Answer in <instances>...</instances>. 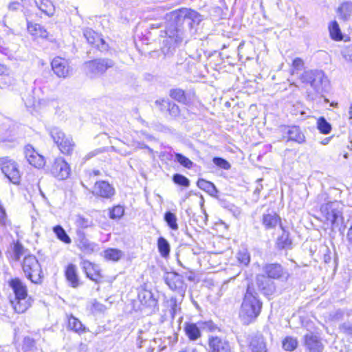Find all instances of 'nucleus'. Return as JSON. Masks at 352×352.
<instances>
[{
    "label": "nucleus",
    "instance_id": "obj_1",
    "mask_svg": "<svg viewBox=\"0 0 352 352\" xmlns=\"http://www.w3.org/2000/svg\"><path fill=\"white\" fill-rule=\"evenodd\" d=\"M263 302L258 298V294L250 286L247 287L241 306L239 317L245 324L254 322L260 315Z\"/></svg>",
    "mask_w": 352,
    "mask_h": 352
},
{
    "label": "nucleus",
    "instance_id": "obj_2",
    "mask_svg": "<svg viewBox=\"0 0 352 352\" xmlns=\"http://www.w3.org/2000/svg\"><path fill=\"white\" fill-rule=\"evenodd\" d=\"M9 285L15 295L10 302L14 311L19 314L24 313L31 306V299L28 296V289L25 283L19 278L9 281Z\"/></svg>",
    "mask_w": 352,
    "mask_h": 352
},
{
    "label": "nucleus",
    "instance_id": "obj_3",
    "mask_svg": "<svg viewBox=\"0 0 352 352\" xmlns=\"http://www.w3.org/2000/svg\"><path fill=\"white\" fill-rule=\"evenodd\" d=\"M22 269L27 278L32 283L41 285L43 283L44 274L41 265L34 255L28 254L23 258Z\"/></svg>",
    "mask_w": 352,
    "mask_h": 352
},
{
    "label": "nucleus",
    "instance_id": "obj_4",
    "mask_svg": "<svg viewBox=\"0 0 352 352\" xmlns=\"http://www.w3.org/2000/svg\"><path fill=\"white\" fill-rule=\"evenodd\" d=\"M320 212L325 220L331 223V229L338 228L342 222V212L340 208V204L337 201L328 202L320 206Z\"/></svg>",
    "mask_w": 352,
    "mask_h": 352
},
{
    "label": "nucleus",
    "instance_id": "obj_5",
    "mask_svg": "<svg viewBox=\"0 0 352 352\" xmlns=\"http://www.w3.org/2000/svg\"><path fill=\"white\" fill-rule=\"evenodd\" d=\"M0 168L4 175L13 184L18 185L21 182V172L18 164L9 157L0 158Z\"/></svg>",
    "mask_w": 352,
    "mask_h": 352
},
{
    "label": "nucleus",
    "instance_id": "obj_6",
    "mask_svg": "<svg viewBox=\"0 0 352 352\" xmlns=\"http://www.w3.org/2000/svg\"><path fill=\"white\" fill-rule=\"evenodd\" d=\"M113 65L114 62L109 58H96L84 63L86 74L91 78L103 74Z\"/></svg>",
    "mask_w": 352,
    "mask_h": 352
},
{
    "label": "nucleus",
    "instance_id": "obj_7",
    "mask_svg": "<svg viewBox=\"0 0 352 352\" xmlns=\"http://www.w3.org/2000/svg\"><path fill=\"white\" fill-rule=\"evenodd\" d=\"M173 14L179 19H183L184 23L190 29L198 25L203 19L202 16L197 12L188 8L179 10L177 12H173Z\"/></svg>",
    "mask_w": 352,
    "mask_h": 352
},
{
    "label": "nucleus",
    "instance_id": "obj_8",
    "mask_svg": "<svg viewBox=\"0 0 352 352\" xmlns=\"http://www.w3.org/2000/svg\"><path fill=\"white\" fill-rule=\"evenodd\" d=\"M165 282L170 289L175 291L181 296H184L187 285L181 275L175 272L168 273L165 277Z\"/></svg>",
    "mask_w": 352,
    "mask_h": 352
},
{
    "label": "nucleus",
    "instance_id": "obj_9",
    "mask_svg": "<svg viewBox=\"0 0 352 352\" xmlns=\"http://www.w3.org/2000/svg\"><path fill=\"white\" fill-rule=\"evenodd\" d=\"M263 271L264 275L270 279L287 280L289 276L288 272L278 263L265 264L263 267Z\"/></svg>",
    "mask_w": 352,
    "mask_h": 352
},
{
    "label": "nucleus",
    "instance_id": "obj_10",
    "mask_svg": "<svg viewBox=\"0 0 352 352\" xmlns=\"http://www.w3.org/2000/svg\"><path fill=\"white\" fill-rule=\"evenodd\" d=\"M328 86L329 80L324 72L320 71L317 74L315 80L311 86L314 92H308V97L311 100H314L318 95L326 91Z\"/></svg>",
    "mask_w": 352,
    "mask_h": 352
},
{
    "label": "nucleus",
    "instance_id": "obj_11",
    "mask_svg": "<svg viewBox=\"0 0 352 352\" xmlns=\"http://www.w3.org/2000/svg\"><path fill=\"white\" fill-rule=\"evenodd\" d=\"M50 172L54 177L63 180L70 175V167L62 157H58L54 160Z\"/></svg>",
    "mask_w": 352,
    "mask_h": 352
},
{
    "label": "nucleus",
    "instance_id": "obj_12",
    "mask_svg": "<svg viewBox=\"0 0 352 352\" xmlns=\"http://www.w3.org/2000/svg\"><path fill=\"white\" fill-rule=\"evenodd\" d=\"M208 352H230L229 342L225 338L217 336L208 337Z\"/></svg>",
    "mask_w": 352,
    "mask_h": 352
},
{
    "label": "nucleus",
    "instance_id": "obj_13",
    "mask_svg": "<svg viewBox=\"0 0 352 352\" xmlns=\"http://www.w3.org/2000/svg\"><path fill=\"white\" fill-rule=\"evenodd\" d=\"M51 65L54 74L59 78H67L71 74L72 69L67 60L64 58L56 57Z\"/></svg>",
    "mask_w": 352,
    "mask_h": 352
},
{
    "label": "nucleus",
    "instance_id": "obj_14",
    "mask_svg": "<svg viewBox=\"0 0 352 352\" xmlns=\"http://www.w3.org/2000/svg\"><path fill=\"white\" fill-rule=\"evenodd\" d=\"M256 283L258 289L265 296H271L276 292L275 283L264 274H258Z\"/></svg>",
    "mask_w": 352,
    "mask_h": 352
},
{
    "label": "nucleus",
    "instance_id": "obj_15",
    "mask_svg": "<svg viewBox=\"0 0 352 352\" xmlns=\"http://www.w3.org/2000/svg\"><path fill=\"white\" fill-rule=\"evenodd\" d=\"M24 154L28 163L34 167L39 168L44 166L43 157L38 154L31 145L25 146Z\"/></svg>",
    "mask_w": 352,
    "mask_h": 352
},
{
    "label": "nucleus",
    "instance_id": "obj_16",
    "mask_svg": "<svg viewBox=\"0 0 352 352\" xmlns=\"http://www.w3.org/2000/svg\"><path fill=\"white\" fill-rule=\"evenodd\" d=\"M84 36L89 43L94 45L100 51L105 52L108 50V45L104 40L100 38L94 30L91 29L85 30L84 31Z\"/></svg>",
    "mask_w": 352,
    "mask_h": 352
},
{
    "label": "nucleus",
    "instance_id": "obj_17",
    "mask_svg": "<svg viewBox=\"0 0 352 352\" xmlns=\"http://www.w3.org/2000/svg\"><path fill=\"white\" fill-rule=\"evenodd\" d=\"M114 193V188L104 181L96 182L94 187L93 194L103 198H111Z\"/></svg>",
    "mask_w": 352,
    "mask_h": 352
},
{
    "label": "nucleus",
    "instance_id": "obj_18",
    "mask_svg": "<svg viewBox=\"0 0 352 352\" xmlns=\"http://www.w3.org/2000/svg\"><path fill=\"white\" fill-rule=\"evenodd\" d=\"M305 342L310 352H321L323 349L318 337L313 333H308L305 336Z\"/></svg>",
    "mask_w": 352,
    "mask_h": 352
},
{
    "label": "nucleus",
    "instance_id": "obj_19",
    "mask_svg": "<svg viewBox=\"0 0 352 352\" xmlns=\"http://www.w3.org/2000/svg\"><path fill=\"white\" fill-rule=\"evenodd\" d=\"M282 234L279 236L276 241V248L278 250H290L292 248V241L289 237V233L283 225H280Z\"/></svg>",
    "mask_w": 352,
    "mask_h": 352
},
{
    "label": "nucleus",
    "instance_id": "obj_20",
    "mask_svg": "<svg viewBox=\"0 0 352 352\" xmlns=\"http://www.w3.org/2000/svg\"><path fill=\"white\" fill-rule=\"evenodd\" d=\"M65 275L71 287L76 288L80 285V279L75 265L69 264L66 267Z\"/></svg>",
    "mask_w": 352,
    "mask_h": 352
},
{
    "label": "nucleus",
    "instance_id": "obj_21",
    "mask_svg": "<svg viewBox=\"0 0 352 352\" xmlns=\"http://www.w3.org/2000/svg\"><path fill=\"white\" fill-rule=\"evenodd\" d=\"M82 267L87 276L91 280L98 282L100 275L98 270V267L89 261L84 260L82 263Z\"/></svg>",
    "mask_w": 352,
    "mask_h": 352
},
{
    "label": "nucleus",
    "instance_id": "obj_22",
    "mask_svg": "<svg viewBox=\"0 0 352 352\" xmlns=\"http://www.w3.org/2000/svg\"><path fill=\"white\" fill-rule=\"evenodd\" d=\"M262 223L267 230L274 228L278 224L280 226L281 219L280 217L274 212L263 214L262 217Z\"/></svg>",
    "mask_w": 352,
    "mask_h": 352
},
{
    "label": "nucleus",
    "instance_id": "obj_23",
    "mask_svg": "<svg viewBox=\"0 0 352 352\" xmlns=\"http://www.w3.org/2000/svg\"><path fill=\"white\" fill-rule=\"evenodd\" d=\"M36 8L45 15L51 17L55 13V6L51 0H34Z\"/></svg>",
    "mask_w": 352,
    "mask_h": 352
},
{
    "label": "nucleus",
    "instance_id": "obj_24",
    "mask_svg": "<svg viewBox=\"0 0 352 352\" xmlns=\"http://www.w3.org/2000/svg\"><path fill=\"white\" fill-rule=\"evenodd\" d=\"M249 348L250 352H267L265 339L261 335L252 338Z\"/></svg>",
    "mask_w": 352,
    "mask_h": 352
},
{
    "label": "nucleus",
    "instance_id": "obj_25",
    "mask_svg": "<svg viewBox=\"0 0 352 352\" xmlns=\"http://www.w3.org/2000/svg\"><path fill=\"white\" fill-rule=\"evenodd\" d=\"M201 328H200L199 325L197 323H186L184 327V331L191 341H195L198 338H199L201 336Z\"/></svg>",
    "mask_w": 352,
    "mask_h": 352
},
{
    "label": "nucleus",
    "instance_id": "obj_26",
    "mask_svg": "<svg viewBox=\"0 0 352 352\" xmlns=\"http://www.w3.org/2000/svg\"><path fill=\"white\" fill-rule=\"evenodd\" d=\"M287 134L288 135V141H294L298 144H302L305 140V137L298 126H292L288 127Z\"/></svg>",
    "mask_w": 352,
    "mask_h": 352
},
{
    "label": "nucleus",
    "instance_id": "obj_27",
    "mask_svg": "<svg viewBox=\"0 0 352 352\" xmlns=\"http://www.w3.org/2000/svg\"><path fill=\"white\" fill-rule=\"evenodd\" d=\"M28 31L35 38H47L48 33L47 30L38 23H33L28 21Z\"/></svg>",
    "mask_w": 352,
    "mask_h": 352
},
{
    "label": "nucleus",
    "instance_id": "obj_28",
    "mask_svg": "<svg viewBox=\"0 0 352 352\" xmlns=\"http://www.w3.org/2000/svg\"><path fill=\"white\" fill-rule=\"evenodd\" d=\"M338 16L343 21H348L352 15V3L350 1L342 2L337 10Z\"/></svg>",
    "mask_w": 352,
    "mask_h": 352
},
{
    "label": "nucleus",
    "instance_id": "obj_29",
    "mask_svg": "<svg viewBox=\"0 0 352 352\" xmlns=\"http://www.w3.org/2000/svg\"><path fill=\"white\" fill-rule=\"evenodd\" d=\"M329 35L331 39L339 41L343 39V34L336 21H331L328 26Z\"/></svg>",
    "mask_w": 352,
    "mask_h": 352
},
{
    "label": "nucleus",
    "instance_id": "obj_30",
    "mask_svg": "<svg viewBox=\"0 0 352 352\" xmlns=\"http://www.w3.org/2000/svg\"><path fill=\"white\" fill-rule=\"evenodd\" d=\"M197 185L200 189L206 191L212 196H215L218 192V190L214 184L206 179H199L197 182Z\"/></svg>",
    "mask_w": 352,
    "mask_h": 352
},
{
    "label": "nucleus",
    "instance_id": "obj_31",
    "mask_svg": "<svg viewBox=\"0 0 352 352\" xmlns=\"http://www.w3.org/2000/svg\"><path fill=\"white\" fill-rule=\"evenodd\" d=\"M139 298L142 305L149 307H154L157 305V300L153 298L149 291H144L139 294Z\"/></svg>",
    "mask_w": 352,
    "mask_h": 352
},
{
    "label": "nucleus",
    "instance_id": "obj_32",
    "mask_svg": "<svg viewBox=\"0 0 352 352\" xmlns=\"http://www.w3.org/2000/svg\"><path fill=\"white\" fill-rule=\"evenodd\" d=\"M167 36L176 44L180 43L184 39V32L177 28L170 27L166 32Z\"/></svg>",
    "mask_w": 352,
    "mask_h": 352
},
{
    "label": "nucleus",
    "instance_id": "obj_33",
    "mask_svg": "<svg viewBox=\"0 0 352 352\" xmlns=\"http://www.w3.org/2000/svg\"><path fill=\"white\" fill-rule=\"evenodd\" d=\"M78 246L84 253L88 254L93 253L96 248V245L89 241L85 237L82 238L79 241Z\"/></svg>",
    "mask_w": 352,
    "mask_h": 352
},
{
    "label": "nucleus",
    "instance_id": "obj_34",
    "mask_svg": "<svg viewBox=\"0 0 352 352\" xmlns=\"http://www.w3.org/2000/svg\"><path fill=\"white\" fill-rule=\"evenodd\" d=\"M157 248L160 255L166 258L170 254V244L168 241L164 237L160 236L157 240Z\"/></svg>",
    "mask_w": 352,
    "mask_h": 352
},
{
    "label": "nucleus",
    "instance_id": "obj_35",
    "mask_svg": "<svg viewBox=\"0 0 352 352\" xmlns=\"http://www.w3.org/2000/svg\"><path fill=\"white\" fill-rule=\"evenodd\" d=\"M74 147L75 144L73 142L72 138L69 136H67L58 146L60 152L66 155H71L74 149Z\"/></svg>",
    "mask_w": 352,
    "mask_h": 352
},
{
    "label": "nucleus",
    "instance_id": "obj_36",
    "mask_svg": "<svg viewBox=\"0 0 352 352\" xmlns=\"http://www.w3.org/2000/svg\"><path fill=\"white\" fill-rule=\"evenodd\" d=\"M50 134L54 142L57 144L58 147L67 137L64 132L58 127L52 128L50 131Z\"/></svg>",
    "mask_w": 352,
    "mask_h": 352
},
{
    "label": "nucleus",
    "instance_id": "obj_37",
    "mask_svg": "<svg viewBox=\"0 0 352 352\" xmlns=\"http://www.w3.org/2000/svg\"><path fill=\"white\" fill-rule=\"evenodd\" d=\"M169 96L180 103L186 104L188 102L185 91L180 88L170 89Z\"/></svg>",
    "mask_w": 352,
    "mask_h": 352
},
{
    "label": "nucleus",
    "instance_id": "obj_38",
    "mask_svg": "<svg viewBox=\"0 0 352 352\" xmlns=\"http://www.w3.org/2000/svg\"><path fill=\"white\" fill-rule=\"evenodd\" d=\"M68 326L71 330L75 332L82 333L85 331V327L76 317L71 316L68 318Z\"/></svg>",
    "mask_w": 352,
    "mask_h": 352
},
{
    "label": "nucleus",
    "instance_id": "obj_39",
    "mask_svg": "<svg viewBox=\"0 0 352 352\" xmlns=\"http://www.w3.org/2000/svg\"><path fill=\"white\" fill-rule=\"evenodd\" d=\"M53 231L57 238L66 244H69L72 240L69 235L66 233L65 230L61 226L57 225L53 228Z\"/></svg>",
    "mask_w": 352,
    "mask_h": 352
},
{
    "label": "nucleus",
    "instance_id": "obj_40",
    "mask_svg": "<svg viewBox=\"0 0 352 352\" xmlns=\"http://www.w3.org/2000/svg\"><path fill=\"white\" fill-rule=\"evenodd\" d=\"M321 70H307L305 71L300 76V80L303 83L309 84L310 86L313 84L316 75Z\"/></svg>",
    "mask_w": 352,
    "mask_h": 352
},
{
    "label": "nucleus",
    "instance_id": "obj_41",
    "mask_svg": "<svg viewBox=\"0 0 352 352\" xmlns=\"http://www.w3.org/2000/svg\"><path fill=\"white\" fill-rule=\"evenodd\" d=\"M317 129L322 134H329L331 131V125L324 117H320L317 120Z\"/></svg>",
    "mask_w": 352,
    "mask_h": 352
},
{
    "label": "nucleus",
    "instance_id": "obj_42",
    "mask_svg": "<svg viewBox=\"0 0 352 352\" xmlns=\"http://www.w3.org/2000/svg\"><path fill=\"white\" fill-rule=\"evenodd\" d=\"M104 256L108 260L118 261L122 257L123 253L118 249H108L104 251Z\"/></svg>",
    "mask_w": 352,
    "mask_h": 352
},
{
    "label": "nucleus",
    "instance_id": "obj_43",
    "mask_svg": "<svg viewBox=\"0 0 352 352\" xmlns=\"http://www.w3.org/2000/svg\"><path fill=\"white\" fill-rule=\"evenodd\" d=\"M164 220L166 222L167 225L173 230H178V224L177 223V217L176 215L168 211L164 214Z\"/></svg>",
    "mask_w": 352,
    "mask_h": 352
},
{
    "label": "nucleus",
    "instance_id": "obj_44",
    "mask_svg": "<svg viewBox=\"0 0 352 352\" xmlns=\"http://www.w3.org/2000/svg\"><path fill=\"white\" fill-rule=\"evenodd\" d=\"M298 341L293 337H286L283 341V348L287 351H292L296 349Z\"/></svg>",
    "mask_w": 352,
    "mask_h": 352
},
{
    "label": "nucleus",
    "instance_id": "obj_45",
    "mask_svg": "<svg viewBox=\"0 0 352 352\" xmlns=\"http://www.w3.org/2000/svg\"><path fill=\"white\" fill-rule=\"evenodd\" d=\"M173 181L175 184L183 187L187 188L190 186V180L186 177L179 173L173 175Z\"/></svg>",
    "mask_w": 352,
    "mask_h": 352
},
{
    "label": "nucleus",
    "instance_id": "obj_46",
    "mask_svg": "<svg viewBox=\"0 0 352 352\" xmlns=\"http://www.w3.org/2000/svg\"><path fill=\"white\" fill-rule=\"evenodd\" d=\"M175 160L179 163L184 167L189 169L191 168L193 165V162L190 159H188V157H186V156L183 155L181 153L175 154Z\"/></svg>",
    "mask_w": 352,
    "mask_h": 352
},
{
    "label": "nucleus",
    "instance_id": "obj_47",
    "mask_svg": "<svg viewBox=\"0 0 352 352\" xmlns=\"http://www.w3.org/2000/svg\"><path fill=\"white\" fill-rule=\"evenodd\" d=\"M26 251L27 250L21 243H15L13 248V258L15 261H19L22 256L27 255Z\"/></svg>",
    "mask_w": 352,
    "mask_h": 352
},
{
    "label": "nucleus",
    "instance_id": "obj_48",
    "mask_svg": "<svg viewBox=\"0 0 352 352\" xmlns=\"http://www.w3.org/2000/svg\"><path fill=\"white\" fill-rule=\"evenodd\" d=\"M198 324L203 331L214 332L216 330H219L218 327L211 320L204 322L200 321L198 322Z\"/></svg>",
    "mask_w": 352,
    "mask_h": 352
},
{
    "label": "nucleus",
    "instance_id": "obj_49",
    "mask_svg": "<svg viewBox=\"0 0 352 352\" xmlns=\"http://www.w3.org/2000/svg\"><path fill=\"white\" fill-rule=\"evenodd\" d=\"M36 349L35 340L30 337H25L23 340V350L28 352L34 351Z\"/></svg>",
    "mask_w": 352,
    "mask_h": 352
},
{
    "label": "nucleus",
    "instance_id": "obj_50",
    "mask_svg": "<svg viewBox=\"0 0 352 352\" xmlns=\"http://www.w3.org/2000/svg\"><path fill=\"white\" fill-rule=\"evenodd\" d=\"M237 259L241 264L248 265L250 261V254L247 250H241L237 254Z\"/></svg>",
    "mask_w": 352,
    "mask_h": 352
},
{
    "label": "nucleus",
    "instance_id": "obj_51",
    "mask_svg": "<svg viewBox=\"0 0 352 352\" xmlns=\"http://www.w3.org/2000/svg\"><path fill=\"white\" fill-rule=\"evenodd\" d=\"M76 223L78 227L87 228L92 225V221L89 219L85 218L82 215H77Z\"/></svg>",
    "mask_w": 352,
    "mask_h": 352
},
{
    "label": "nucleus",
    "instance_id": "obj_52",
    "mask_svg": "<svg viewBox=\"0 0 352 352\" xmlns=\"http://www.w3.org/2000/svg\"><path fill=\"white\" fill-rule=\"evenodd\" d=\"M124 212L123 207L120 206H116L113 207L109 212V217L112 219H120Z\"/></svg>",
    "mask_w": 352,
    "mask_h": 352
},
{
    "label": "nucleus",
    "instance_id": "obj_53",
    "mask_svg": "<svg viewBox=\"0 0 352 352\" xmlns=\"http://www.w3.org/2000/svg\"><path fill=\"white\" fill-rule=\"evenodd\" d=\"M339 329L342 333L352 338V322H343L340 325Z\"/></svg>",
    "mask_w": 352,
    "mask_h": 352
},
{
    "label": "nucleus",
    "instance_id": "obj_54",
    "mask_svg": "<svg viewBox=\"0 0 352 352\" xmlns=\"http://www.w3.org/2000/svg\"><path fill=\"white\" fill-rule=\"evenodd\" d=\"M107 307L103 304L98 302L96 300H94L91 302V311L93 313H104Z\"/></svg>",
    "mask_w": 352,
    "mask_h": 352
},
{
    "label": "nucleus",
    "instance_id": "obj_55",
    "mask_svg": "<svg viewBox=\"0 0 352 352\" xmlns=\"http://www.w3.org/2000/svg\"><path fill=\"white\" fill-rule=\"evenodd\" d=\"M170 102L171 101L168 99H166H166H160V100H157L155 102V104L156 107H157L159 108L160 111L164 112V111H168Z\"/></svg>",
    "mask_w": 352,
    "mask_h": 352
},
{
    "label": "nucleus",
    "instance_id": "obj_56",
    "mask_svg": "<svg viewBox=\"0 0 352 352\" xmlns=\"http://www.w3.org/2000/svg\"><path fill=\"white\" fill-rule=\"evenodd\" d=\"M212 161L216 166L221 168L225 170H228L230 168V164L229 162L221 157H215L213 158Z\"/></svg>",
    "mask_w": 352,
    "mask_h": 352
},
{
    "label": "nucleus",
    "instance_id": "obj_57",
    "mask_svg": "<svg viewBox=\"0 0 352 352\" xmlns=\"http://www.w3.org/2000/svg\"><path fill=\"white\" fill-rule=\"evenodd\" d=\"M168 112L170 116L175 118L179 117L180 116V109L179 106L173 102H170L169 104Z\"/></svg>",
    "mask_w": 352,
    "mask_h": 352
},
{
    "label": "nucleus",
    "instance_id": "obj_58",
    "mask_svg": "<svg viewBox=\"0 0 352 352\" xmlns=\"http://www.w3.org/2000/svg\"><path fill=\"white\" fill-rule=\"evenodd\" d=\"M341 54L346 61L352 63V45L345 46L342 50Z\"/></svg>",
    "mask_w": 352,
    "mask_h": 352
},
{
    "label": "nucleus",
    "instance_id": "obj_59",
    "mask_svg": "<svg viewBox=\"0 0 352 352\" xmlns=\"http://www.w3.org/2000/svg\"><path fill=\"white\" fill-rule=\"evenodd\" d=\"M8 222L6 213L3 208L0 205V226H6Z\"/></svg>",
    "mask_w": 352,
    "mask_h": 352
},
{
    "label": "nucleus",
    "instance_id": "obj_60",
    "mask_svg": "<svg viewBox=\"0 0 352 352\" xmlns=\"http://www.w3.org/2000/svg\"><path fill=\"white\" fill-rule=\"evenodd\" d=\"M292 66L295 70H301L304 66V62L300 58H296L292 63Z\"/></svg>",
    "mask_w": 352,
    "mask_h": 352
},
{
    "label": "nucleus",
    "instance_id": "obj_61",
    "mask_svg": "<svg viewBox=\"0 0 352 352\" xmlns=\"http://www.w3.org/2000/svg\"><path fill=\"white\" fill-rule=\"evenodd\" d=\"M20 7H21V4H20V3H19L17 1L11 2L8 6L9 10H12V11L19 10L20 8Z\"/></svg>",
    "mask_w": 352,
    "mask_h": 352
},
{
    "label": "nucleus",
    "instance_id": "obj_62",
    "mask_svg": "<svg viewBox=\"0 0 352 352\" xmlns=\"http://www.w3.org/2000/svg\"><path fill=\"white\" fill-rule=\"evenodd\" d=\"M179 352H199L196 347L193 346H186L184 348H182Z\"/></svg>",
    "mask_w": 352,
    "mask_h": 352
},
{
    "label": "nucleus",
    "instance_id": "obj_63",
    "mask_svg": "<svg viewBox=\"0 0 352 352\" xmlns=\"http://www.w3.org/2000/svg\"><path fill=\"white\" fill-rule=\"evenodd\" d=\"M347 239L350 243L352 244V225L350 226L348 233H347Z\"/></svg>",
    "mask_w": 352,
    "mask_h": 352
},
{
    "label": "nucleus",
    "instance_id": "obj_64",
    "mask_svg": "<svg viewBox=\"0 0 352 352\" xmlns=\"http://www.w3.org/2000/svg\"><path fill=\"white\" fill-rule=\"evenodd\" d=\"M160 27H161V23H160L150 24V28L151 29H157V28H159Z\"/></svg>",
    "mask_w": 352,
    "mask_h": 352
}]
</instances>
